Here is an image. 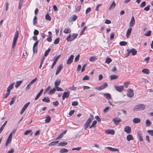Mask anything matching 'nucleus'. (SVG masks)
I'll list each match as a JSON object with an SVG mask.
<instances>
[{"label":"nucleus","instance_id":"nucleus-1","mask_svg":"<svg viewBox=\"0 0 153 153\" xmlns=\"http://www.w3.org/2000/svg\"><path fill=\"white\" fill-rule=\"evenodd\" d=\"M145 105L143 104H139L135 105L133 108L134 111L143 110L145 108Z\"/></svg>","mask_w":153,"mask_h":153},{"label":"nucleus","instance_id":"nucleus-2","mask_svg":"<svg viewBox=\"0 0 153 153\" xmlns=\"http://www.w3.org/2000/svg\"><path fill=\"white\" fill-rule=\"evenodd\" d=\"M19 35V32L18 31L16 30L15 33L14 37L13 39V40L12 43V48H13L14 46L16 44V42L17 40V39L18 38Z\"/></svg>","mask_w":153,"mask_h":153},{"label":"nucleus","instance_id":"nucleus-3","mask_svg":"<svg viewBox=\"0 0 153 153\" xmlns=\"http://www.w3.org/2000/svg\"><path fill=\"white\" fill-rule=\"evenodd\" d=\"M78 34L77 33H74L71 35H70L67 38V40L68 42L71 41L77 37Z\"/></svg>","mask_w":153,"mask_h":153},{"label":"nucleus","instance_id":"nucleus-4","mask_svg":"<svg viewBox=\"0 0 153 153\" xmlns=\"http://www.w3.org/2000/svg\"><path fill=\"white\" fill-rule=\"evenodd\" d=\"M92 120V118H89L88 119L87 121L85 122L84 126V128L85 130H86V129L89 126L91 122V120Z\"/></svg>","mask_w":153,"mask_h":153},{"label":"nucleus","instance_id":"nucleus-5","mask_svg":"<svg viewBox=\"0 0 153 153\" xmlns=\"http://www.w3.org/2000/svg\"><path fill=\"white\" fill-rule=\"evenodd\" d=\"M127 51L128 54L132 53V55L133 56L135 55L137 53V51L134 48H132L131 50L128 49Z\"/></svg>","mask_w":153,"mask_h":153},{"label":"nucleus","instance_id":"nucleus-6","mask_svg":"<svg viewBox=\"0 0 153 153\" xmlns=\"http://www.w3.org/2000/svg\"><path fill=\"white\" fill-rule=\"evenodd\" d=\"M70 92H65L63 93L62 95V99L63 100H64L65 98H67L69 97L70 95Z\"/></svg>","mask_w":153,"mask_h":153},{"label":"nucleus","instance_id":"nucleus-7","mask_svg":"<svg viewBox=\"0 0 153 153\" xmlns=\"http://www.w3.org/2000/svg\"><path fill=\"white\" fill-rule=\"evenodd\" d=\"M108 86L107 83L106 82L104 83L103 85H101L100 86L96 88V89L98 90H101L105 88Z\"/></svg>","mask_w":153,"mask_h":153},{"label":"nucleus","instance_id":"nucleus-8","mask_svg":"<svg viewBox=\"0 0 153 153\" xmlns=\"http://www.w3.org/2000/svg\"><path fill=\"white\" fill-rule=\"evenodd\" d=\"M63 67V65L62 64H60L58 66L56 69V70L55 74L56 75H58L59 73L61 70L62 68Z\"/></svg>","mask_w":153,"mask_h":153},{"label":"nucleus","instance_id":"nucleus-9","mask_svg":"<svg viewBox=\"0 0 153 153\" xmlns=\"http://www.w3.org/2000/svg\"><path fill=\"white\" fill-rule=\"evenodd\" d=\"M74 55H71L67 61V64L68 65L70 64L72 62L74 59Z\"/></svg>","mask_w":153,"mask_h":153},{"label":"nucleus","instance_id":"nucleus-10","mask_svg":"<svg viewBox=\"0 0 153 153\" xmlns=\"http://www.w3.org/2000/svg\"><path fill=\"white\" fill-rule=\"evenodd\" d=\"M135 24V20L134 16H132L131 18V20L129 24L130 27H133Z\"/></svg>","mask_w":153,"mask_h":153},{"label":"nucleus","instance_id":"nucleus-11","mask_svg":"<svg viewBox=\"0 0 153 153\" xmlns=\"http://www.w3.org/2000/svg\"><path fill=\"white\" fill-rule=\"evenodd\" d=\"M115 89L117 91L121 92L123 91V86H115Z\"/></svg>","mask_w":153,"mask_h":153},{"label":"nucleus","instance_id":"nucleus-12","mask_svg":"<svg viewBox=\"0 0 153 153\" xmlns=\"http://www.w3.org/2000/svg\"><path fill=\"white\" fill-rule=\"evenodd\" d=\"M112 121H113L114 124L116 125H118L119 123L122 121L121 119H117V118H114L112 119Z\"/></svg>","mask_w":153,"mask_h":153},{"label":"nucleus","instance_id":"nucleus-13","mask_svg":"<svg viewBox=\"0 0 153 153\" xmlns=\"http://www.w3.org/2000/svg\"><path fill=\"white\" fill-rule=\"evenodd\" d=\"M131 128L129 126H126L124 128V131L127 134L130 133L131 132Z\"/></svg>","mask_w":153,"mask_h":153},{"label":"nucleus","instance_id":"nucleus-14","mask_svg":"<svg viewBox=\"0 0 153 153\" xmlns=\"http://www.w3.org/2000/svg\"><path fill=\"white\" fill-rule=\"evenodd\" d=\"M12 138V136L11 135V134H10L7 140L6 143V146H7L8 144L11 142Z\"/></svg>","mask_w":153,"mask_h":153},{"label":"nucleus","instance_id":"nucleus-15","mask_svg":"<svg viewBox=\"0 0 153 153\" xmlns=\"http://www.w3.org/2000/svg\"><path fill=\"white\" fill-rule=\"evenodd\" d=\"M134 93L133 91L131 89H129L128 92L127 93V96L130 97H132L133 96Z\"/></svg>","mask_w":153,"mask_h":153},{"label":"nucleus","instance_id":"nucleus-16","mask_svg":"<svg viewBox=\"0 0 153 153\" xmlns=\"http://www.w3.org/2000/svg\"><path fill=\"white\" fill-rule=\"evenodd\" d=\"M105 148L112 152L115 151L119 152V151L118 149L112 148L111 147H106Z\"/></svg>","mask_w":153,"mask_h":153},{"label":"nucleus","instance_id":"nucleus-17","mask_svg":"<svg viewBox=\"0 0 153 153\" xmlns=\"http://www.w3.org/2000/svg\"><path fill=\"white\" fill-rule=\"evenodd\" d=\"M103 96L108 100L111 99V94L109 93L104 94Z\"/></svg>","mask_w":153,"mask_h":153},{"label":"nucleus","instance_id":"nucleus-18","mask_svg":"<svg viewBox=\"0 0 153 153\" xmlns=\"http://www.w3.org/2000/svg\"><path fill=\"white\" fill-rule=\"evenodd\" d=\"M105 132L107 134H110L114 135V131L113 130H107L105 131Z\"/></svg>","mask_w":153,"mask_h":153},{"label":"nucleus","instance_id":"nucleus-19","mask_svg":"<svg viewBox=\"0 0 153 153\" xmlns=\"http://www.w3.org/2000/svg\"><path fill=\"white\" fill-rule=\"evenodd\" d=\"M131 30L132 28H129L128 29L126 34V36L127 38H128L130 36L131 33Z\"/></svg>","mask_w":153,"mask_h":153},{"label":"nucleus","instance_id":"nucleus-20","mask_svg":"<svg viewBox=\"0 0 153 153\" xmlns=\"http://www.w3.org/2000/svg\"><path fill=\"white\" fill-rule=\"evenodd\" d=\"M118 76L116 75H111L110 76L111 80L117 79L118 78Z\"/></svg>","mask_w":153,"mask_h":153},{"label":"nucleus","instance_id":"nucleus-21","mask_svg":"<svg viewBox=\"0 0 153 153\" xmlns=\"http://www.w3.org/2000/svg\"><path fill=\"white\" fill-rule=\"evenodd\" d=\"M15 84L14 82L10 84L7 88V91L10 92V90L12 89L13 87V84Z\"/></svg>","mask_w":153,"mask_h":153},{"label":"nucleus","instance_id":"nucleus-22","mask_svg":"<svg viewBox=\"0 0 153 153\" xmlns=\"http://www.w3.org/2000/svg\"><path fill=\"white\" fill-rule=\"evenodd\" d=\"M42 100L44 102L48 103L50 102V100L48 97H45L42 99Z\"/></svg>","mask_w":153,"mask_h":153},{"label":"nucleus","instance_id":"nucleus-23","mask_svg":"<svg viewBox=\"0 0 153 153\" xmlns=\"http://www.w3.org/2000/svg\"><path fill=\"white\" fill-rule=\"evenodd\" d=\"M61 82V80L59 79H57L55 82L54 85L55 87H57L59 85Z\"/></svg>","mask_w":153,"mask_h":153},{"label":"nucleus","instance_id":"nucleus-24","mask_svg":"<svg viewBox=\"0 0 153 153\" xmlns=\"http://www.w3.org/2000/svg\"><path fill=\"white\" fill-rule=\"evenodd\" d=\"M133 122L134 123H137L140 122V120L139 118H135L133 119Z\"/></svg>","mask_w":153,"mask_h":153},{"label":"nucleus","instance_id":"nucleus-25","mask_svg":"<svg viewBox=\"0 0 153 153\" xmlns=\"http://www.w3.org/2000/svg\"><path fill=\"white\" fill-rule=\"evenodd\" d=\"M126 139L128 141H129L130 140H133V138L131 135L128 134L127 136Z\"/></svg>","mask_w":153,"mask_h":153},{"label":"nucleus","instance_id":"nucleus-26","mask_svg":"<svg viewBox=\"0 0 153 153\" xmlns=\"http://www.w3.org/2000/svg\"><path fill=\"white\" fill-rule=\"evenodd\" d=\"M46 119L45 120L46 123H49L50 121L51 118L49 115H47L46 117Z\"/></svg>","mask_w":153,"mask_h":153},{"label":"nucleus","instance_id":"nucleus-27","mask_svg":"<svg viewBox=\"0 0 153 153\" xmlns=\"http://www.w3.org/2000/svg\"><path fill=\"white\" fill-rule=\"evenodd\" d=\"M115 5L116 4H115V3L114 1H113L110 7L109 8V10H111L113 9L115 7Z\"/></svg>","mask_w":153,"mask_h":153},{"label":"nucleus","instance_id":"nucleus-28","mask_svg":"<svg viewBox=\"0 0 153 153\" xmlns=\"http://www.w3.org/2000/svg\"><path fill=\"white\" fill-rule=\"evenodd\" d=\"M67 144V142H65L64 141L61 142L59 143L58 144V146H63L65 145H66Z\"/></svg>","mask_w":153,"mask_h":153},{"label":"nucleus","instance_id":"nucleus-29","mask_svg":"<svg viewBox=\"0 0 153 153\" xmlns=\"http://www.w3.org/2000/svg\"><path fill=\"white\" fill-rule=\"evenodd\" d=\"M59 142V141H56L52 142L49 144V146H52L56 145Z\"/></svg>","mask_w":153,"mask_h":153},{"label":"nucleus","instance_id":"nucleus-30","mask_svg":"<svg viewBox=\"0 0 153 153\" xmlns=\"http://www.w3.org/2000/svg\"><path fill=\"white\" fill-rule=\"evenodd\" d=\"M142 71L143 73L146 74H149V71L147 69H143Z\"/></svg>","mask_w":153,"mask_h":153},{"label":"nucleus","instance_id":"nucleus-31","mask_svg":"<svg viewBox=\"0 0 153 153\" xmlns=\"http://www.w3.org/2000/svg\"><path fill=\"white\" fill-rule=\"evenodd\" d=\"M16 96H15L14 97H13L12 98L11 101H10V105H12L15 101L16 99Z\"/></svg>","mask_w":153,"mask_h":153},{"label":"nucleus","instance_id":"nucleus-32","mask_svg":"<svg viewBox=\"0 0 153 153\" xmlns=\"http://www.w3.org/2000/svg\"><path fill=\"white\" fill-rule=\"evenodd\" d=\"M51 51V49L49 48L48 50L45 51L44 54V56L46 57L48 54Z\"/></svg>","mask_w":153,"mask_h":153},{"label":"nucleus","instance_id":"nucleus-33","mask_svg":"<svg viewBox=\"0 0 153 153\" xmlns=\"http://www.w3.org/2000/svg\"><path fill=\"white\" fill-rule=\"evenodd\" d=\"M22 81H17L16 82V85H15V87L17 88L18 86H19L22 82Z\"/></svg>","mask_w":153,"mask_h":153},{"label":"nucleus","instance_id":"nucleus-34","mask_svg":"<svg viewBox=\"0 0 153 153\" xmlns=\"http://www.w3.org/2000/svg\"><path fill=\"white\" fill-rule=\"evenodd\" d=\"M77 18V17L76 15H73L71 16V21H74L76 20V19Z\"/></svg>","mask_w":153,"mask_h":153},{"label":"nucleus","instance_id":"nucleus-35","mask_svg":"<svg viewBox=\"0 0 153 153\" xmlns=\"http://www.w3.org/2000/svg\"><path fill=\"white\" fill-rule=\"evenodd\" d=\"M68 152V149L63 148L62 149H60V153H66Z\"/></svg>","mask_w":153,"mask_h":153},{"label":"nucleus","instance_id":"nucleus-36","mask_svg":"<svg viewBox=\"0 0 153 153\" xmlns=\"http://www.w3.org/2000/svg\"><path fill=\"white\" fill-rule=\"evenodd\" d=\"M111 61L112 60L110 58L107 57L106 59L105 62L107 64H109Z\"/></svg>","mask_w":153,"mask_h":153},{"label":"nucleus","instance_id":"nucleus-37","mask_svg":"<svg viewBox=\"0 0 153 153\" xmlns=\"http://www.w3.org/2000/svg\"><path fill=\"white\" fill-rule=\"evenodd\" d=\"M146 126H150L151 124V122L148 119L146 120Z\"/></svg>","mask_w":153,"mask_h":153},{"label":"nucleus","instance_id":"nucleus-38","mask_svg":"<svg viewBox=\"0 0 153 153\" xmlns=\"http://www.w3.org/2000/svg\"><path fill=\"white\" fill-rule=\"evenodd\" d=\"M56 90V89L55 88H53V89H51L50 91L48 93L49 94H52L54 93L55 91Z\"/></svg>","mask_w":153,"mask_h":153},{"label":"nucleus","instance_id":"nucleus-39","mask_svg":"<svg viewBox=\"0 0 153 153\" xmlns=\"http://www.w3.org/2000/svg\"><path fill=\"white\" fill-rule=\"evenodd\" d=\"M45 19L49 21H50L51 20V18L50 16L49 15L48 13H47L45 16Z\"/></svg>","mask_w":153,"mask_h":153},{"label":"nucleus","instance_id":"nucleus-40","mask_svg":"<svg viewBox=\"0 0 153 153\" xmlns=\"http://www.w3.org/2000/svg\"><path fill=\"white\" fill-rule=\"evenodd\" d=\"M137 135L138 136V137L139 138V140L140 141H143V138L142 137L141 134L139 132L137 133Z\"/></svg>","mask_w":153,"mask_h":153},{"label":"nucleus","instance_id":"nucleus-41","mask_svg":"<svg viewBox=\"0 0 153 153\" xmlns=\"http://www.w3.org/2000/svg\"><path fill=\"white\" fill-rule=\"evenodd\" d=\"M71 30L69 28L65 29L64 31V32L65 33H70L71 32Z\"/></svg>","mask_w":153,"mask_h":153},{"label":"nucleus","instance_id":"nucleus-42","mask_svg":"<svg viewBox=\"0 0 153 153\" xmlns=\"http://www.w3.org/2000/svg\"><path fill=\"white\" fill-rule=\"evenodd\" d=\"M119 44L121 46H125L127 45V42L124 41H121L120 42Z\"/></svg>","mask_w":153,"mask_h":153},{"label":"nucleus","instance_id":"nucleus-43","mask_svg":"<svg viewBox=\"0 0 153 153\" xmlns=\"http://www.w3.org/2000/svg\"><path fill=\"white\" fill-rule=\"evenodd\" d=\"M45 59V57H44L41 60V62L40 63V65L39 67V68H41L42 67V65L44 62V61Z\"/></svg>","mask_w":153,"mask_h":153},{"label":"nucleus","instance_id":"nucleus-44","mask_svg":"<svg viewBox=\"0 0 153 153\" xmlns=\"http://www.w3.org/2000/svg\"><path fill=\"white\" fill-rule=\"evenodd\" d=\"M37 17L36 16H35L33 20V23L34 25H36V24L37 22Z\"/></svg>","mask_w":153,"mask_h":153},{"label":"nucleus","instance_id":"nucleus-45","mask_svg":"<svg viewBox=\"0 0 153 153\" xmlns=\"http://www.w3.org/2000/svg\"><path fill=\"white\" fill-rule=\"evenodd\" d=\"M60 39L59 37H58L54 41V44H58L59 41Z\"/></svg>","mask_w":153,"mask_h":153},{"label":"nucleus","instance_id":"nucleus-46","mask_svg":"<svg viewBox=\"0 0 153 153\" xmlns=\"http://www.w3.org/2000/svg\"><path fill=\"white\" fill-rule=\"evenodd\" d=\"M151 30H149L146 32L145 34L146 36H149L151 35Z\"/></svg>","mask_w":153,"mask_h":153},{"label":"nucleus","instance_id":"nucleus-47","mask_svg":"<svg viewBox=\"0 0 153 153\" xmlns=\"http://www.w3.org/2000/svg\"><path fill=\"white\" fill-rule=\"evenodd\" d=\"M10 93V92L9 91H7V92L5 94L4 97V98L5 99L7 98V97L9 95Z\"/></svg>","mask_w":153,"mask_h":153},{"label":"nucleus","instance_id":"nucleus-48","mask_svg":"<svg viewBox=\"0 0 153 153\" xmlns=\"http://www.w3.org/2000/svg\"><path fill=\"white\" fill-rule=\"evenodd\" d=\"M60 55H59L58 56H55L54 58V61L56 62H57V61L58 60V59L60 57Z\"/></svg>","mask_w":153,"mask_h":153},{"label":"nucleus","instance_id":"nucleus-49","mask_svg":"<svg viewBox=\"0 0 153 153\" xmlns=\"http://www.w3.org/2000/svg\"><path fill=\"white\" fill-rule=\"evenodd\" d=\"M87 28V27L86 26H85L84 28H83V29L80 32V35H82L85 30H86V29Z\"/></svg>","mask_w":153,"mask_h":153},{"label":"nucleus","instance_id":"nucleus-50","mask_svg":"<svg viewBox=\"0 0 153 153\" xmlns=\"http://www.w3.org/2000/svg\"><path fill=\"white\" fill-rule=\"evenodd\" d=\"M95 59L96 57L95 56L91 57L89 59V61L91 62L94 61L95 60Z\"/></svg>","mask_w":153,"mask_h":153},{"label":"nucleus","instance_id":"nucleus-51","mask_svg":"<svg viewBox=\"0 0 153 153\" xmlns=\"http://www.w3.org/2000/svg\"><path fill=\"white\" fill-rule=\"evenodd\" d=\"M150 5H149L144 8V10L146 11H148L149 10Z\"/></svg>","mask_w":153,"mask_h":153},{"label":"nucleus","instance_id":"nucleus-52","mask_svg":"<svg viewBox=\"0 0 153 153\" xmlns=\"http://www.w3.org/2000/svg\"><path fill=\"white\" fill-rule=\"evenodd\" d=\"M147 132L151 135L152 136H153V130H148L147 131Z\"/></svg>","mask_w":153,"mask_h":153},{"label":"nucleus","instance_id":"nucleus-53","mask_svg":"<svg viewBox=\"0 0 153 153\" xmlns=\"http://www.w3.org/2000/svg\"><path fill=\"white\" fill-rule=\"evenodd\" d=\"M110 109V108L108 107H106L104 110H103V112L105 113H106Z\"/></svg>","mask_w":153,"mask_h":153},{"label":"nucleus","instance_id":"nucleus-54","mask_svg":"<svg viewBox=\"0 0 153 153\" xmlns=\"http://www.w3.org/2000/svg\"><path fill=\"white\" fill-rule=\"evenodd\" d=\"M32 131L31 130H27L25 131L24 133V134L27 135L29 134V133H31Z\"/></svg>","mask_w":153,"mask_h":153},{"label":"nucleus","instance_id":"nucleus-55","mask_svg":"<svg viewBox=\"0 0 153 153\" xmlns=\"http://www.w3.org/2000/svg\"><path fill=\"white\" fill-rule=\"evenodd\" d=\"M146 2L145 1H144L142 2L140 5V7H144L146 5Z\"/></svg>","mask_w":153,"mask_h":153},{"label":"nucleus","instance_id":"nucleus-56","mask_svg":"<svg viewBox=\"0 0 153 153\" xmlns=\"http://www.w3.org/2000/svg\"><path fill=\"white\" fill-rule=\"evenodd\" d=\"M78 105V102L76 101H74L72 103V106H76Z\"/></svg>","mask_w":153,"mask_h":153},{"label":"nucleus","instance_id":"nucleus-57","mask_svg":"<svg viewBox=\"0 0 153 153\" xmlns=\"http://www.w3.org/2000/svg\"><path fill=\"white\" fill-rule=\"evenodd\" d=\"M37 79V78H36L35 79H33L30 82L29 84L30 85L33 84L35 82L36 80Z\"/></svg>","mask_w":153,"mask_h":153},{"label":"nucleus","instance_id":"nucleus-58","mask_svg":"<svg viewBox=\"0 0 153 153\" xmlns=\"http://www.w3.org/2000/svg\"><path fill=\"white\" fill-rule=\"evenodd\" d=\"M89 79V77L87 75H86L83 78L82 80H88Z\"/></svg>","mask_w":153,"mask_h":153},{"label":"nucleus","instance_id":"nucleus-59","mask_svg":"<svg viewBox=\"0 0 153 153\" xmlns=\"http://www.w3.org/2000/svg\"><path fill=\"white\" fill-rule=\"evenodd\" d=\"M81 147H78L75 148H73L72 149V150L74 151L75 150H77V151H79L81 149Z\"/></svg>","mask_w":153,"mask_h":153},{"label":"nucleus","instance_id":"nucleus-60","mask_svg":"<svg viewBox=\"0 0 153 153\" xmlns=\"http://www.w3.org/2000/svg\"><path fill=\"white\" fill-rule=\"evenodd\" d=\"M53 104L55 106H56L58 105L59 102L58 101H56L53 102Z\"/></svg>","mask_w":153,"mask_h":153},{"label":"nucleus","instance_id":"nucleus-61","mask_svg":"<svg viewBox=\"0 0 153 153\" xmlns=\"http://www.w3.org/2000/svg\"><path fill=\"white\" fill-rule=\"evenodd\" d=\"M33 33L35 35H37L39 33V32L38 30H35L34 31Z\"/></svg>","mask_w":153,"mask_h":153},{"label":"nucleus","instance_id":"nucleus-62","mask_svg":"<svg viewBox=\"0 0 153 153\" xmlns=\"http://www.w3.org/2000/svg\"><path fill=\"white\" fill-rule=\"evenodd\" d=\"M95 125H96V120H94L92 124L90 126H89V128H91L92 127L94 126Z\"/></svg>","mask_w":153,"mask_h":153},{"label":"nucleus","instance_id":"nucleus-63","mask_svg":"<svg viewBox=\"0 0 153 153\" xmlns=\"http://www.w3.org/2000/svg\"><path fill=\"white\" fill-rule=\"evenodd\" d=\"M91 10V7H88L86 10L85 14H87L88 13L90 12Z\"/></svg>","mask_w":153,"mask_h":153},{"label":"nucleus","instance_id":"nucleus-64","mask_svg":"<svg viewBox=\"0 0 153 153\" xmlns=\"http://www.w3.org/2000/svg\"><path fill=\"white\" fill-rule=\"evenodd\" d=\"M77 87L74 86H72L70 87L69 89L71 90H76Z\"/></svg>","mask_w":153,"mask_h":153}]
</instances>
